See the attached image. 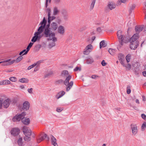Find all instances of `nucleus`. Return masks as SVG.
I'll return each mask as SVG.
<instances>
[{"instance_id":"1","label":"nucleus","mask_w":146,"mask_h":146,"mask_svg":"<svg viewBox=\"0 0 146 146\" xmlns=\"http://www.w3.org/2000/svg\"><path fill=\"white\" fill-rule=\"evenodd\" d=\"M46 20L45 17H44L43 20L39 24L41 26L38 28L37 31L35 33L34 36L33 37L31 41L33 42H36L37 40H39L43 36V35L41 34L43 32L44 29L45 27L46 23Z\"/></svg>"},{"instance_id":"2","label":"nucleus","mask_w":146,"mask_h":146,"mask_svg":"<svg viewBox=\"0 0 146 146\" xmlns=\"http://www.w3.org/2000/svg\"><path fill=\"white\" fill-rule=\"evenodd\" d=\"M61 76L62 77H66V78L64 82V83L66 86V91H69L72 87L73 84V82L71 81L70 83L69 81L72 78L71 75H68V71L64 70L62 71L61 73Z\"/></svg>"},{"instance_id":"3","label":"nucleus","mask_w":146,"mask_h":146,"mask_svg":"<svg viewBox=\"0 0 146 146\" xmlns=\"http://www.w3.org/2000/svg\"><path fill=\"white\" fill-rule=\"evenodd\" d=\"M51 29H44L43 30V33L41 34L43 35L46 37H49L48 40H52L53 41H56L57 38L55 37V33L52 32L51 31Z\"/></svg>"},{"instance_id":"4","label":"nucleus","mask_w":146,"mask_h":146,"mask_svg":"<svg viewBox=\"0 0 146 146\" xmlns=\"http://www.w3.org/2000/svg\"><path fill=\"white\" fill-rule=\"evenodd\" d=\"M117 38L119 40L120 44L123 45V43H127L129 42V38L122 34V31L121 30L118 31L117 33Z\"/></svg>"},{"instance_id":"5","label":"nucleus","mask_w":146,"mask_h":146,"mask_svg":"<svg viewBox=\"0 0 146 146\" xmlns=\"http://www.w3.org/2000/svg\"><path fill=\"white\" fill-rule=\"evenodd\" d=\"M26 112H23L21 113L19 115H16L13 117L12 120L14 122L20 121L22 117H24L26 115Z\"/></svg>"},{"instance_id":"6","label":"nucleus","mask_w":146,"mask_h":146,"mask_svg":"<svg viewBox=\"0 0 146 146\" xmlns=\"http://www.w3.org/2000/svg\"><path fill=\"white\" fill-rule=\"evenodd\" d=\"M61 13L64 20L67 21L69 18L68 14L67 11L65 9H63L62 10Z\"/></svg>"},{"instance_id":"7","label":"nucleus","mask_w":146,"mask_h":146,"mask_svg":"<svg viewBox=\"0 0 146 146\" xmlns=\"http://www.w3.org/2000/svg\"><path fill=\"white\" fill-rule=\"evenodd\" d=\"M93 48V46L91 44L88 45L85 48L84 51V54L85 55L88 54L91 52Z\"/></svg>"},{"instance_id":"8","label":"nucleus","mask_w":146,"mask_h":146,"mask_svg":"<svg viewBox=\"0 0 146 146\" xmlns=\"http://www.w3.org/2000/svg\"><path fill=\"white\" fill-rule=\"evenodd\" d=\"M13 129L11 130L10 131L11 135L14 136H15L18 135L20 131L19 128Z\"/></svg>"},{"instance_id":"9","label":"nucleus","mask_w":146,"mask_h":146,"mask_svg":"<svg viewBox=\"0 0 146 146\" xmlns=\"http://www.w3.org/2000/svg\"><path fill=\"white\" fill-rule=\"evenodd\" d=\"M139 35L138 34H135L129 40L130 42H139L137 39L138 38Z\"/></svg>"},{"instance_id":"10","label":"nucleus","mask_w":146,"mask_h":146,"mask_svg":"<svg viewBox=\"0 0 146 146\" xmlns=\"http://www.w3.org/2000/svg\"><path fill=\"white\" fill-rule=\"evenodd\" d=\"M11 102V100L9 98L6 99L3 102V106L4 108H7L9 106Z\"/></svg>"},{"instance_id":"11","label":"nucleus","mask_w":146,"mask_h":146,"mask_svg":"<svg viewBox=\"0 0 146 146\" xmlns=\"http://www.w3.org/2000/svg\"><path fill=\"white\" fill-rule=\"evenodd\" d=\"M23 133L25 136H30L31 135L32 131L30 129L28 128H23Z\"/></svg>"},{"instance_id":"12","label":"nucleus","mask_w":146,"mask_h":146,"mask_svg":"<svg viewBox=\"0 0 146 146\" xmlns=\"http://www.w3.org/2000/svg\"><path fill=\"white\" fill-rule=\"evenodd\" d=\"M30 107V104L27 101L25 102L23 104V109L24 110L27 111L28 110Z\"/></svg>"},{"instance_id":"13","label":"nucleus","mask_w":146,"mask_h":146,"mask_svg":"<svg viewBox=\"0 0 146 146\" xmlns=\"http://www.w3.org/2000/svg\"><path fill=\"white\" fill-rule=\"evenodd\" d=\"M21 121L23 124L25 125H28L30 123V120L29 118L24 117H22Z\"/></svg>"},{"instance_id":"14","label":"nucleus","mask_w":146,"mask_h":146,"mask_svg":"<svg viewBox=\"0 0 146 146\" xmlns=\"http://www.w3.org/2000/svg\"><path fill=\"white\" fill-rule=\"evenodd\" d=\"M131 43L130 45V48L131 49L135 50L137 47L139 45V42H130Z\"/></svg>"},{"instance_id":"15","label":"nucleus","mask_w":146,"mask_h":146,"mask_svg":"<svg viewBox=\"0 0 146 146\" xmlns=\"http://www.w3.org/2000/svg\"><path fill=\"white\" fill-rule=\"evenodd\" d=\"M10 59H9L2 61V63H1V65L3 66H6L11 65L12 63H11V61H10Z\"/></svg>"},{"instance_id":"16","label":"nucleus","mask_w":146,"mask_h":146,"mask_svg":"<svg viewBox=\"0 0 146 146\" xmlns=\"http://www.w3.org/2000/svg\"><path fill=\"white\" fill-rule=\"evenodd\" d=\"M58 32L61 35H64V28L62 25H60L58 28Z\"/></svg>"},{"instance_id":"17","label":"nucleus","mask_w":146,"mask_h":146,"mask_svg":"<svg viewBox=\"0 0 146 146\" xmlns=\"http://www.w3.org/2000/svg\"><path fill=\"white\" fill-rule=\"evenodd\" d=\"M119 60L120 61L121 64H123V62H124L125 58L124 55L121 53L119 54L118 55Z\"/></svg>"},{"instance_id":"18","label":"nucleus","mask_w":146,"mask_h":146,"mask_svg":"<svg viewBox=\"0 0 146 146\" xmlns=\"http://www.w3.org/2000/svg\"><path fill=\"white\" fill-rule=\"evenodd\" d=\"M143 28V26H135V30L136 32V34H138L139 35V33L142 30Z\"/></svg>"},{"instance_id":"19","label":"nucleus","mask_w":146,"mask_h":146,"mask_svg":"<svg viewBox=\"0 0 146 146\" xmlns=\"http://www.w3.org/2000/svg\"><path fill=\"white\" fill-rule=\"evenodd\" d=\"M51 29L55 31L58 27V25L57 23L55 22H52L50 24Z\"/></svg>"},{"instance_id":"20","label":"nucleus","mask_w":146,"mask_h":146,"mask_svg":"<svg viewBox=\"0 0 146 146\" xmlns=\"http://www.w3.org/2000/svg\"><path fill=\"white\" fill-rule=\"evenodd\" d=\"M20 56L16 60H14L11 61V63L12 64L14 62L17 63L21 61L23 59V57L22 56V55Z\"/></svg>"},{"instance_id":"21","label":"nucleus","mask_w":146,"mask_h":146,"mask_svg":"<svg viewBox=\"0 0 146 146\" xmlns=\"http://www.w3.org/2000/svg\"><path fill=\"white\" fill-rule=\"evenodd\" d=\"M107 6L108 8L110 10L115 9L116 7V5L113 2H109Z\"/></svg>"},{"instance_id":"22","label":"nucleus","mask_w":146,"mask_h":146,"mask_svg":"<svg viewBox=\"0 0 146 146\" xmlns=\"http://www.w3.org/2000/svg\"><path fill=\"white\" fill-rule=\"evenodd\" d=\"M65 94L64 91H62L58 92L55 96V97L57 99H58L62 96Z\"/></svg>"},{"instance_id":"23","label":"nucleus","mask_w":146,"mask_h":146,"mask_svg":"<svg viewBox=\"0 0 146 146\" xmlns=\"http://www.w3.org/2000/svg\"><path fill=\"white\" fill-rule=\"evenodd\" d=\"M51 143L54 146H58L57 143L56 139L52 135H51Z\"/></svg>"},{"instance_id":"24","label":"nucleus","mask_w":146,"mask_h":146,"mask_svg":"<svg viewBox=\"0 0 146 146\" xmlns=\"http://www.w3.org/2000/svg\"><path fill=\"white\" fill-rule=\"evenodd\" d=\"M33 43H32L31 42L29 43L28 45L27 46V48H26V52H25L23 54V55H26V54L28 51H29L30 48H31V47L33 45Z\"/></svg>"},{"instance_id":"25","label":"nucleus","mask_w":146,"mask_h":146,"mask_svg":"<svg viewBox=\"0 0 146 146\" xmlns=\"http://www.w3.org/2000/svg\"><path fill=\"white\" fill-rule=\"evenodd\" d=\"M17 143L20 146H22L24 145L23 139L22 137H20L18 139L17 141Z\"/></svg>"},{"instance_id":"26","label":"nucleus","mask_w":146,"mask_h":146,"mask_svg":"<svg viewBox=\"0 0 146 146\" xmlns=\"http://www.w3.org/2000/svg\"><path fill=\"white\" fill-rule=\"evenodd\" d=\"M123 66L125 67L126 70H129L131 68V65L130 64H125L124 62H123V64H121Z\"/></svg>"},{"instance_id":"27","label":"nucleus","mask_w":146,"mask_h":146,"mask_svg":"<svg viewBox=\"0 0 146 146\" xmlns=\"http://www.w3.org/2000/svg\"><path fill=\"white\" fill-rule=\"evenodd\" d=\"M96 0H92V1L91 3L90 4V11L94 9V5L96 2Z\"/></svg>"},{"instance_id":"28","label":"nucleus","mask_w":146,"mask_h":146,"mask_svg":"<svg viewBox=\"0 0 146 146\" xmlns=\"http://www.w3.org/2000/svg\"><path fill=\"white\" fill-rule=\"evenodd\" d=\"M100 48H101L102 47H104L107 46V44L106 43L105 41L102 40L100 43Z\"/></svg>"},{"instance_id":"29","label":"nucleus","mask_w":146,"mask_h":146,"mask_svg":"<svg viewBox=\"0 0 146 146\" xmlns=\"http://www.w3.org/2000/svg\"><path fill=\"white\" fill-rule=\"evenodd\" d=\"M59 12V11L56 7H55L53 9V14L54 16L56 15Z\"/></svg>"},{"instance_id":"30","label":"nucleus","mask_w":146,"mask_h":146,"mask_svg":"<svg viewBox=\"0 0 146 146\" xmlns=\"http://www.w3.org/2000/svg\"><path fill=\"white\" fill-rule=\"evenodd\" d=\"M94 62V60L91 57L88 58L86 60V63L87 64H91Z\"/></svg>"},{"instance_id":"31","label":"nucleus","mask_w":146,"mask_h":146,"mask_svg":"<svg viewBox=\"0 0 146 146\" xmlns=\"http://www.w3.org/2000/svg\"><path fill=\"white\" fill-rule=\"evenodd\" d=\"M56 18V17L54 16H51L50 15L48 16V23L50 22L53 21Z\"/></svg>"},{"instance_id":"32","label":"nucleus","mask_w":146,"mask_h":146,"mask_svg":"<svg viewBox=\"0 0 146 146\" xmlns=\"http://www.w3.org/2000/svg\"><path fill=\"white\" fill-rule=\"evenodd\" d=\"M29 80L27 78H23L20 79L19 81L22 83H27L29 82Z\"/></svg>"},{"instance_id":"33","label":"nucleus","mask_w":146,"mask_h":146,"mask_svg":"<svg viewBox=\"0 0 146 146\" xmlns=\"http://www.w3.org/2000/svg\"><path fill=\"white\" fill-rule=\"evenodd\" d=\"M116 50H115L112 49H109V53L112 55H113L115 53Z\"/></svg>"},{"instance_id":"34","label":"nucleus","mask_w":146,"mask_h":146,"mask_svg":"<svg viewBox=\"0 0 146 146\" xmlns=\"http://www.w3.org/2000/svg\"><path fill=\"white\" fill-rule=\"evenodd\" d=\"M55 41H52V42L50 43L49 44L48 46L50 48L55 46Z\"/></svg>"},{"instance_id":"35","label":"nucleus","mask_w":146,"mask_h":146,"mask_svg":"<svg viewBox=\"0 0 146 146\" xmlns=\"http://www.w3.org/2000/svg\"><path fill=\"white\" fill-rule=\"evenodd\" d=\"M135 7V4H133L130 7V9L129 10V12L130 13H132V11L133 10Z\"/></svg>"},{"instance_id":"36","label":"nucleus","mask_w":146,"mask_h":146,"mask_svg":"<svg viewBox=\"0 0 146 146\" xmlns=\"http://www.w3.org/2000/svg\"><path fill=\"white\" fill-rule=\"evenodd\" d=\"M131 57V54H129L127 55V56H126V59L127 60V63H128L130 62Z\"/></svg>"},{"instance_id":"37","label":"nucleus","mask_w":146,"mask_h":146,"mask_svg":"<svg viewBox=\"0 0 146 146\" xmlns=\"http://www.w3.org/2000/svg\"><path fill=\"white\" fill-rule=\"evenodd\" d=\"M132 129V132L133 135H135L136 134L138 131L137 128H131Z\"/></svg>"},{"instance_id":"38","label":"nucleus","mask_w":146,"mask_h":146,"mask_svg":"<svg viewBox=\"0 0 146 146\" xmlns=\"http://www.w3.org/2000/svg\"><path fill=\"white\" fill-rule=\"evenodd\" d=\"M24 140L25 141H29L31 140L30 136H25L24 138Z\"/></svg>"},{"instance_id":"39","label":"nucleus","mask_w":146,"mask_h":146,"mask_svg":"<svg viewBox=\"0 0 146 146\" xmlns=\"http://www.w3.org/2000/svg\"><path fill=\"white\" fill-rule=\"evenodd\" d=\"M43 61V60H39L36 63H35L34 64H36L35 66H36L37 67H38L39 66V65L41 63H42Z\"/></svg>"},{"instance_id":"40","label":"nucleus","mask_w":146,"mask_h":146,"mask_svg":"<svg viewBox=\"0 0 146 146\" xmlns=\"http://www.w3.org/2000/svg\"><path fill=\"white\" fill-rule=\"evenodd\" d=\"M53 74V72L52 71H50L48 73L45 75V77H48L50 76Z\"/></svg>"},{"instance_id":"41","label":"nucleus","mask_w":146,"mask_h":146,"mask_svg":"<svg viewBox=\"0 0 146 146\" xmlns=\"http://www.w3.org/2000/svg\"><path fill=\"white\" fill-rule=\"evenodd\" d=\"M46 11L47 13H48V16L51 15V11L50 9L49 8H48L46 9Z\"/></svg>"},{"instance_id":"42","label":"nucleus","mask_w":146,"mask_h":146,"mask_svg":"<svg viewBox=\"0 0 146 146\" xmlns=\"http://www.w3.org/2000/svg\"><path fill=\"white\" fill-rule=\"evenodd\" d=\"M3 99L2 98H0V109L2 108L3 104Z\"/></svg>"},{"instance_id":"43","label":"nucleus","mask_w":146,"mask_h":146,"mask_svg":"<svg viewBox=\"0 0 146 146\" xmlns=\"http://www.w3.org/2000/svg\"><path fill=\"white\" fill-rule=\"evenodd\" d=\"M9 80H10L12 82H16L17 81V78L15 77H12L10 78Z\"/></svg>"},{"instance_id":"44","label":"nucleus","mask_w":146,"mask_h":146,"mask_svg":"<svg viewBox=\"0 0 146 146\" xmlns=\"http://www.w3.org/2000/svg\"><path fill=\"white\" fill-rule=\"evenodd\" d=\"M3 84H10L11 82L9 80H6L3 81Z\"/></svg>"},{"instance_id":"45","label":"nucleus","mask_w":146,"mask_h":146,"mask_svg":"<svg viewBox=\"0 0 146 146\" xmlns=\"http://www.w3.org/2000/svg\"><path fill=\"white\" fill-rule=\"evenodd\" d=\"M64 82V81H63V80H62V79H60L56 81L55 82V84H60Z\"/></svg>"},{"instance_id":"46","label":"nucleus","mask_w":146,"mask_h":146,"mask_svg":"<svg viewBox=\"0 0 146 146\" xmlns=\"http://www.w3.org/2000/svg\"><path fill=\"white\" fill-rule=\"evenodd\" d=\"M50 22H49V23H48V24L46 26V25L45 26V27H44V29H51V27H50Z\"/></svg>"},{"instance_id":"47","label":"nucleus","mask_w":146,"mask_h":146,"mask_svg":"<svg viewBox=\"0 0 146 146\" xmlns=\"http://www.w3.org/2000/svg\"><path fill=\"white\" fill-rule=\"evenodd\" d=\"M63 108L58 107L56 108V111L58 112H60L63 110Z\"/></svg>"},{"instance_id":"48","label":"nucleus","mask_w":146,"mask_h":146,"mask_svg":"<svg viewBox=\"0 0 146 146\" xmlns=\"http://www.w3.org/2000/svg\"><path fill=\"white\" fill-rule=\"evenodd\" d=\"M139 68H137L136 69H134V71L135 72V73L136 75H137L139 73Z\"/></svg>"},{"instance_id":"49","label":"nucleus","mask_w":146,"mask_h":146,"mask_svg":"<svg viewBox=\"0 0 146 146\" xmlns=\"http://www.w3.org/2000/svg\"><path fill=\"white\" fill-rule=\"evenodd\" d=\"M62 0H53V2L55 4H58L60 3Z\"/></svg>"},{"instance_id":"50","label":"nucleus","mask_w":146,"mask_h":146,"mask_svg":"<svg viewBox=\"0 0 146 146\" xmlns=\"http://www.w3.org/2000/svg\"><path fill=\"white\" fill-rule=\"evenodd\" d=\"M46 136L47 135L46 134H43V135L40 138L41 141H42L44 140L46 138Z\"/></svg>"},{"instance_id":"51","label":"nucleus","mask_w":146,"mask_h":146,"mask_svg":"<svg viewBox=\"0 0 146 146\" xmlns=\"http://www.w3.org/2000/svg\"><path fill=\"white\" fill-rule=\"evenodd\" d=\"M130 86H128L127 87V94H129L131 92V90H130Z\"/></svg>"},{"instance_id":"52","label":"nucleus","mask_w":146,"mask_h":146,"mask_svg":"<svg viewBox=\"0 0 146 146\" xmlns=\"http://www.w3.org/2000/svg\"><path fill=\"white\" fill-rule=\"evenodd\" d=\"M35 65L36 64H35L34 63L33 64H32V65L29 66L27 68V70H30L31 69L34 67L35 66Z\"/></svg>"},{"instance_id":"53","label":"nucleus","mask_w":146,"mask_h":146,"mask_svg":"<svg viewBox=\"0 0 146 146\" xmlns=\"http://www.w3.org/2000/svg\"><path fill=\"white\" fill-rule=\"evenodd\" d=\"M56 22L57 23H58V24H60L62 22V20L60 18H58L56 20Z\"/></svg>"},{"instance_id":"54","label":"nucleus","mask_w":146,"mask_h":146,"mask_svg":"<svg viewBox=\"0 0 146 146\" xmlns=\"http://www.w3.org/2000/svg\"><path fill=\"white\" fill-rule=\"evenodd\" d=\"M51 0H46V3H45V7L46 8H47L48 6V2L49 1V2L50 3L51 2Z\"/></svg>"},{"instance_id":"55","label":"nucleus","mask_w":146,"mask_h":146,"mask_svg":"<svg viewBox=\"0 0 146 146\" xmlns=\"http://www.w3.org/2000/svg\"><path fill=\"white\" fill-rule=\"evenodd\" d=\"M26 50H27L26 49H24V50H23V51H22L21 52H20V53H19V55L21 56V55L22 54H23L25 52H26Z\"/></svg>"},{"instance_id":"56","label":"nucleus","mask_w":146,"mask_h":146,"mask_svg":"<svg viewBox=\"0 0 146 146\" xmlns=\"http://www.w3.org/2000/svg\"><path fill=\"white\" fill-rule=\"evenodd\" d=\"M101 64L102 66H105L106 65L107 63L105 62V61L104 60H103Z\"/></svg>"},{"instance_id":"57","label":"nucleus","mask_w":146,"mask_h":146,"mask_svg":"<svg viewBox=\"0 0 146 146\" xmlns=\"http://www.w3.org/2000/svg\"><path fill=\"white\" fill-rule=\"evenodd\" d=\"M141 117L144 120H146V115L144 114H142L141 115Z\"/></svg>"},{"instance_id":"58","label":"nucleus","mask_w":146,"mask_h":146,"mask_svg":"<svg viewBox=\"0 0 146 146\" xmlns=\"http://www.w3.org/2000/svg\"><path fill=\"white\" fill-rule=\"evenodd\" d=\"M32 91H33V88H30V89H28V92L30 94L32 93H33Z\"/></svg>"},{"instance_id":"59","label":"nucleus","mask_w":146,"mask_h":146,"mask_svg":"<svg viewBox=\"0 0 146 146\" xmlns=\"http://www.w3.org/2000/svg\"><path fill=\"white\" fill-rule=\"evenodd\" d=\"M79 70H81V69L80 68H79L78 67H76L75 69H74V71H77Z\"/></svg>"},{"instance_id":"60","label":"nucleus","mask_w":146,"mask_h":146,"mask_svg":"<svg viewBox=\"0 0 146 146\" xmlns=\"http://www.w3.org/2000/svg\"><path fill=\"white\" fill-rule=\"evenodd\" d=\"M99 76L96 75H92V79H96Z\"/></svg>"},{"instance_id":"61","label":"nucleus","mask_w":146,"mask_h":146,"mask_svg":"<svg viewBox=\"0 0 146 146\" xmlns=\"http://www.w3.org/2000/svg\"><path fill=\"white\" fill-rule=\"evenodd\" d=\"M137 127H139L138 126H137L135 124H131V128H137Z\"/></svg>"},{"instance_id":"62","label":"nucleus","mask_w":146,"mask_h":146,"mask_svg":"<svg viewBox=\"0 0 146 146\" xmlns=\"http://www.w3.org/2000/svg\"><path fill=\"white\" fill-rule=\"evenodd\" d=\"M146 127V123H143L141 126V128H145Z\"/></svg>"},{"instance_id":"63","label":"nucleus","mask_w":146,"mask_h":146,"mask_svg":"<svg viewBox=\"0 0 146 146\" xmlns=\"http://www.w3.org/2000/svg\"><path fill=\"white\" fill-rule=\"evenodd\" d=\"M121 1H120V0H119L117 2V5H119L121 4Z\"/></svg>"},{"instance_id":"64","label":"nucleus","mask_w":146,"mask_h":146,"mask_svg":"<svg viewBox=\"0 0 146 146\" xmlns=\"http://www.w3.org/2000/svg\"><path fill=\"white\" fill-rule=\"evenodd\" d=\"M142 74L144 76H146V71H144L143 72Z\"/></svg>"}]
</instances>
